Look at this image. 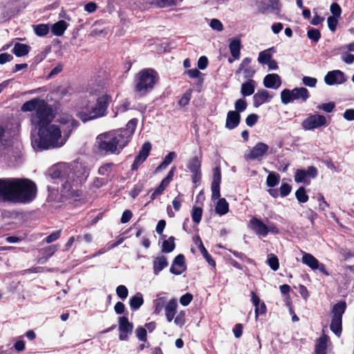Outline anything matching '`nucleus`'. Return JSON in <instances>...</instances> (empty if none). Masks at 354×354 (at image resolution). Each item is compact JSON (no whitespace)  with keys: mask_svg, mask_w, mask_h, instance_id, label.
Returning <instances> with one entry per match:
<instances>
[{"mask_svg":"<svg viewBox=\"0 0 354 354\" xmlns=\"http://www.w3.org/2000/svg\"><path fill=\"white\" fill-rule=\"evenodd\" d=\"M138 124L137 118L131 119L126 127L120 128L97 136L96 145L98 151L104 155L120 154L126 147L133 135Z\"/></svg>","mask_w":354,"mask_h":354,"instance_id":"nucleus-1","label":"nucleus"},{"mask_svg":"<svg viewBox=\"0 0 354 354\" xmlns=\"http://www.w3.org/2000/svg\"><path fill=\"white\" fill-rule=\"evenodd\" d=\"M36 184L29 179L0 178V198L3 201L28 203L37 196Z\"/></svg>","mask_w":354,"mask_h":354,"instance_id":"nucleus-2","label":"nucleus"},{"mask_svg":"<svg viewBox=\"0 0 354 354\" xmlns=\"http://www.w3.org/2000/svg\"><path fill=\"white\" fill-rule=\"evenodd\" d=\"M23 112L35 111L32 115L31 121L37 128L48 126L53 118V109L44 100L35 97L26 101L21 107Z\"/></svg>","mask_w":354,"mask_h":354,"instance_id":"nucleus-3","label":"nucleus"},{"mask_svg":"<svg viewBox=\"0 0 354 354\" xmlns=\"http://www.w3.org/2000/svg\"><path fill=\"white\" fill-rule=\"evenodd\" d=\"M111 100V97L107 94L98 96L95 102L88 100L77 112L76 116L84 123L104 117L108 114L107 109Z\"/></svg>","mask_w":354,"mask_h":354,"instance_id":"nucleus-4","label":"nucleus"},{"mask_svg":"<svg viewBox=\"0 0 354 354\" xmlns=\"http://www.w3.org/2000/svg\"><path fill=\"white\" fill-rule=\"evenodd\" d=\"M61 136V129L55 124L38 127L37 147L42 150L62 147L64 142L63 139L59 141Z\"/></svg>","mask_w":354,"mask_h":354,"instance_id":"nucleus-5","label":"nucleus"},{"mask_svg":"<svg viewBox=\"0 0 354 354\" xmlns=\"http://www.w3.org/2000/svg\"><path fill=\"white\" fill-rule=\"evenodd\" d=\"M88 174L80 171H70L62 181L61 194L62 196L72 198L81 196L80 187L85 183Z\"/></svg>","mask_w":354,"mask_h":354,"instance_id":"nucleus-6","label":"nucleus"},{"mask_svg":"<svg viewBox=\"0 0 354 354\" xmlns=\"http://www.w3.org/2000/svg\"><path fill=\"white\" fill-rule=\"evenodd\" d=\"M158 81L159 75L156 71L151 68H144L135 77L134 90L145 95L154 88Z\"/></svg>","mask_w":354,"mask_h":354,"instance_id":"nucleus-7","label":"nucleus"},{"mask_svg":"<svg viewBox=\"0 0 354 354\" xmlns=\"http://www.w3.org/2000/svg\"><path fill=\"white\" fill-rule=\"evenodd\" d=\"M221 183V169L219 167H216L213 169V179L211 183L212 198V200L218 199L215 207L216 214L222 216L229 212V204L224 198H220V185Z\"/></svg>","mask_w":354,"mask_h":354,"instance_id":"nucleus-8","label":"nucleus"},{"mask_svg":"<svg viewBox=\"0 0 354 354\" xmlns=\"http://www.w3.org/2000/svg\"><path fill=\"white\" fill-rule=\"evenodd\" d=\"M347 308L345 301H340L333 305L331 309V322L330 328L337 337L342 333V317Z\"/></svg>","mask_w":354,"mask_h":354,"instance_id":"nucleus-9","label":"nucleus"},{"mask_svg":"<svg viewBox=\"0 0 354 354\" xmlns=\"http://www.w3.org/2000/svg\"><path fill=\"white\" fill-rule=\"evenodd\" d=\"M310 97V93L305 87H296L292 90L285 88L281 92V100L283 104H288L295 100L306 102Z\"/></svg>","mask_w":354,"mask_h":354,"instance_id":"nucleus-10","label":"nucleus"},{"mask_svg":"<svg viewBox=\"0 0 354 354\" xmlns=\"http://www.w3.org/2000/svg\"><path fill=\"white\" fill-rule=\"evenodd\" d=\"M58 122L61 125L59 128L63 133V141L65 143L73 131L80 126V122L70 115L61 117Z\"/></svg>","mask_w":354,"mask_h":354,"instance_id":"nucleus-11","label":"nucleus"},{"mask_svg":"<svg viewBox=\"0 0 354 354\" xmlns=\"http://www.w3.org/2000/svg\"><path fill=\"white\" fill-rule=\"evenodd\" d=\"M327 125L326 118L320 114H310L301 122L304 130L309 131Z\"/></svg>","mask_w":354,"mask_h":354,"instance_id":"nucleus-12","label":"nucleus"},{"mask_svg":"<svg viewBox=\"0 0 354 354\" xmlns=\"http://www.w3.org/2000/svg\"><path fill=\"white\" fill-rule=\"evenodd\" d=\"M133 330V324L129 321L127 316L118 317L119 339L120 341H128Z\"/></svg>","mask_w":354,"mask_h":354,"instance_id":"nucleus-13","label":"nucleus"},{"mask_svg":"<svg viewBox=\"0 0 354 354\" xmlns=\"http://www.w3.org/2000/svg\"><path fill=\"white\" fill-rule=\"evenodd\" d=\"M201 164L202 156H194L187 162V169L192 173V180L194 184H197L201 180Z\"/></svg>","mask_w":354,"mask_h":354,"instance_id":"nucleus-14","label":"nucleus"},{"mask_svg":"<svg viewBox=\"0 0 354 354\" xmlns=\"http://www.w3.org/2000/svg\"><path fill=\"white\" fill-rule=\"evenodd\" d=\"M269 147L264 142H259L245 156L247 160H261L265 154L267 153Z\"/></svg>","mask_w":354,"mask_h":354,"instance_id":"nucleus-15","label":"nucleus"},{"mask_svg":"<svg viewBox=\"0 0 354 354\" xmlns=\"http://www.w3.org/2000/svg\"><path fill=\"white\" fill-rule=\"evenodd\" d=\"M346 81L345 74L339 71L335 70L327 73L324 77V82L327 85L341 84Z\"/></svg>","mask_w":354,"mask_h":354,"instance_id":"nucleus-16","label":"nucleus"},{"mask_svg":"<svg viewBox=\"0 0 354 354\" xmlns=\"http://www.w3.org/2000/svg\"><path fill=\"white\" fill-rule=\"evenodd\" d=\"M249 227L258 236L265 237L268 235L267 225L256 216L250 218Z\"/></svg>","mask_w":354,"mask_h":354,"instance_id":"nucleus-17","label":"nucleus"},{"mask_svg":"<svg viewBox=\"0 0 354 354\" xmlns=\"http://www.w3.org/2000/svg\"><path fill=\"white\" fill-rule=\"evenodd\" d=\"M187 269L185 258L183 254H178L173 260L169 271L175 275H180Z\"/></svg>","mask_w":354,"mask_h":354,"instance_id":"nucleus-18","label":"nucleus"},{"mask_svg":"<svg viewBox=\"0 0 354 354\" xmlns=\"http://www.w3.org/2000/svg\"><path fill=\"white\" fill-rule=\"evenodd\" d=\"M252 59L250 57L244 58L240 64L236 73L243 71L244 77L246 79H252L256 71L250 66Z\"/></svg>","mask_w":354,"mask_h":354,"instance_id":"nucleus-19","label":"nucleus"},{"mask_svg":"<svg viewBox=\"0 0 354 354\" xmlns=\"http://www.w3.org/2000/svg\"><path fill=\"white\" fill-rule=\"evenodd\" d=\"M272 97V95L270 94L268 91L265 89L259 90L253 95V106L257 108L263 104L269 102Z\"/></svg>","mask_w":354,"mask_h":354,"instance_id":"nucleus-20","label":"nucleus"},{"mask_svg":"<svg viewBox=\"0 0 354 354\" xmlns=\"http://www.w3.org/2000/svg\"><path fill=\"white\" fill-rule=\"evenodd\" d=\"M241 118V115L237 111H228L226 117L225 128L230 130L235 129L240 124Z\"/></svg>","mask_w":354,"mask_h":354,"instance_id":"nucleus-21","label":"nucleus"},{"mask_svg":"<svg viewBox=\"0 0 354 354\" xmlns=\"http://www.w3.org/2000/svg\"><path fill=\"white\" fill-rule=\"evenodd\" d=\"M281 84V78L278 74H268L263 78V85L266 88L277 89Z\"/></svg>","mask_w":354,"mask_h":354,"instance_id":"nucleus-22","label":"nucleus"},{"mask_svg":"<svg viewBox=\"0 0 354 354\" xmlns=\"http://www.w3.org/2000/svg\"><path fill=\"white\" fill-rule=\"evenodd\" d=\"M177 306V300L174 298L170 299L166 304L165 310L167 322H171L174 319Z\"/></svg>","mask_w":354,"mask_h":354,"instance_id":"nucleus-23","label":"nucleus"},{"mask_svg":"<svg viewBox=\"0 0 354 354\" xmlns=\"http://www.w3.org/2000/svg\"><path fill=\"white\" fill-rule=\"evenodd\" d=\"M328 337L323 334L319 337L315 345L314 354H327V342Z\"/></svg>","mask_w":354,"mask_h":354,"instance_id":"nucleus-24","label":"nucleus"},{"mask_svg":"<svg viewBox=\"0 0 354 354\" xmlns=\"http://www.w3.org/2000/svg\"><path fill=\"white\" fill-rule=\"evenodd\" d=\"M168 261L167 257L164 255L156 257L153 261V273L158 275L164 268L167 267Z\"/></svg>","mask_w":354,"mask_h":354,"instance_id":"nucleus-25","label":"nucleus"},{"mask_svg":"<svg viewBox=\"0 0 354 354\" xmlns=\"http://www.w3.org/2000/svg\"><path fill=\"white\" fill-rule=\"evenodd\" d=\"M248 80L241 84V93L243 96H250L254 93L257 82L253 79H247Z\"/></svg>","mask_w":354,"mask_h":354,"instance_id":"nucleus-26","label":"nucleus"},{"mask_svg":"<svg viewBox=\"0 0 354 354\" xmlns=\"http://www.w3.org/2000/svg\"><path fill=\"white\" fill-rule=\"evenodd\" d=\"M241 47V41L239 39L233 38L230 39L229 48L234 59H239L240 58Z\"/></svg>","mask_w":354,"mask_h":354,"instance_id":"nucleus-27","label":"nucleus"},{"mask_svg":"<svg viewBox=\"0 0 354 354\" xmlns=\"http://www.w3.org/2000/svg\"><path fill=\"white\" fill-rule=\"evenodd\" d=\"M144 304L143 296L140 292H137L129 299V306L133 311L138 310Z\"/></svg>","mask_w":354,"mask_h":354,"instance_id":"nucleus-28","label":"nucleus"},{"mask_svg":"<svg viewBox=\"0 0 354 354\" xmlns=\"http://www.w3.org/2000/svg\"><path fill=\"white\" fill-rule=\"evenodd\" d=\"M67 27L68 24L64 20H59L52 26L51 31L56 36H62Z\"/></svg>","mask_w":354,"mask_h":354,"instance_id":"nucleus-29","label":"nucleus"},{"mask_svg":"<svg viewBox=\"0 0 354 354\" xmlns=\"http://www.w3.org/2000/svg\"><path fill=\"white\" fill-rule=\"evenodd\" d=\"M30 49V47L26 44L16 43L12 50V52L17 57H19L27 55L29 53Z\"/></svg>","mask_w":354,"mask_h":354,"instance_id":"nucleus-30","label":"nucleus"},{"mask_svg":"<svg viewBox=\"0 0 354 354\" xmlns=\"http://www.w3.org/2000/svg\"><path fill=\"white\" fill-rule=\"evenodd\" d=\"M190 78L197 79V86L201 88L204 82V74L196 68L189 69L185 72Z\"/></svg>","mask_w":354,"mask_h":354,"instance_id":"nucleus-31","label":"nucleus"},{"mask_svg":"<svg viewBox=\"0 0 354 354\" xmlns=\"http://www.w3.org/2000/svg\"><path fill=\"white\" fill-rule=\"evenodd\" d=\"M302 262L313 270L319 268V261L311 254L304 253L302 257Z\"/></svg>","mask_w":354,"mask_h":354,"instance_id":"nucleus-32","label":"nucleus"},{"mask_svg":"<svg viewBox=\"0 0 354 354\" xmlns=\"http://www.w3.org/2000/svg\"><path fill=\"white\" fill-rule=\"evenodd\" d=\"M176 157V153L174 151L169 152L164 158L162 162L156 167L155 172L158 173L162 169H165L171 164L174 159Z\"/></svg>","mask_w":354,"mask_h":354,"instance_id":"nucleus-33","label":"nucleus"},{"mask_svg":"<svg viewBox=\"0 0 354 354\" xmlns=\"http://www.w3.org/2000/svg\"><path fill=\"white\" fill-rule=\"evenodd\" d=\"M174 241L175 237L173 236H169L167 240H165L162 245V252L165 253L171 252L176 247Z\"/></svg>","mask_w":354,"mask_h":354,"instance_id":"nucleus-34","label":"nucleus"},{"mask_svg":"<svg viewBox=\"0 0 354 354\" xmlns=\"http://www.w3.org/2000/svg\"><path fill=\"white\" fill-rule=\"evenodd\" d=\"M279 174L275 172H270L267 176L266 184L269 187H274L279 184Z\"/></svg>","mask_w":354,"mask_h":354,"instance_id":"nucleus-35","label":"nucleus"},{"mask_svg":"<svg viewBox=\"0 0 354 354\" xmlns=\"http://www.w3.org/2000/svg\"><path fill=\"white\" fill-rule=\"evenodd\" d=\"M167 301V298L165 296L159 297L155 299L153 301L154 312L156 313H159L164 307L165 308Z\"/></svg>","mask_w":354,"mask_h":354,"instance_id":"nucleus-36","label":"nucleus"},{"mask_svg":"<svg viewBox=\"0 0 354 354\" xmlns=\"http://www.w3.org/2000/svg\"><path fill=\"white\" fill-rule=\"evenodd\" d=\"M33 28L35 33L39 37L46 36L49 32V26L44 24L33 26Z\"/></svg>","mask_w":354,"mask_h":354,"instance_id":"nucleus-37","label":"nucleus"},{"mask_svg":"<svg viewBox=\"0 0 354 354\" xmlns=\"http://www.w3.org/2000/svg\"><path fill=\"white\" fill-rule=\"evenodd\" d=\"M295 197L297 200L301 203H305L308 201V196L306 194V189L304 187H300L295 192Z\"/></svg>","mask_w":354,"mask_h":354,"instance_id":"nucleus-38","label":"nucleus"},{"mask_svg":"<svg viewBox=\"0 0 354 354\" xmlns=\"http://www.w3.org/2000/svg\"><path fill=\"white\" fill-rule=\"evenodd\" d=\"M203 216V209L200 207L194 206L192 210V221L198 224L201 222Z\"/></svg>","mask_w":354,"mask_h":354,"instance_id":"nucleus-39","label":"nucleus"},{"mask_svg":"<svg viewBox=\"0 0 354 354\" xmlns=\"http://www.w3.org/2000/svg\"><path fill=\"white\" fill-rule=\"evenodd\" d=\"M270 49L265 50L259 53L258 62L261 64H267L272 59V55L269 53Z\"/></svg>","mask_w":354,"mask_h":354,"instance_id":"nucleus-40","label":"nucleus"},{"mask_svg":"<svg viewBox=\"0 0 354 354\" xmlns=\"http://www.w3.org/2000/svg\"><path fill=\"white\" fill-rule=\"evenodd\" d=\"M267 262H268V266L272 270L277 271L279 269V259H278V257L275 254H269L268 259H267Z\"/></svg>","mask_w":354,"mask_h":354,"instance_id":"nucleus-41","label":"nucleus"},{"mask_svg":"<svg viewBox=\"0 0 354 354\" xmlns=\"http://www.w3.org/2000/svg\"><path fill=\"white\" fill-rule=\"evenodd\" d=\"M113 166V162L105 163L99 167L97 172L101 176H108L111 173Z\"/></svg>","mask_w":354,"mask_h":354,"instance_id":"nucleus-42","label":"nucleus"},{"mask_svg":"<svg viewBox=\"0 0 354 354\" xmlns=\"http://www.w3.org/2000/svg\"><path fill=\"white\" fill-rule=\"evenodd\" d=\"M136 335L139 341L147 342V331L143 326H138L136 329Z\"/></svg>","mask_w":354,"mask_h":354,"instance_id":"nucleus-43","label":"nucleus"},{"mask_svg":"<svg viewBox=\"0 0 354 354\" xmlns=\"http://www.w3.org/2000/svg\"><path fill=\"white\" fill-rule=\"evenodd\" d=\"M307 37L314 42H318L321 38V32L318 29L311 28L307 31Z\"/></svg>","mask_w":354,"mask_h":354,"instance_id":"nucleus-44","label":"nucleus"},{"mask_svg":"<svg viewBox=\"0 0 354 354\" xmlns=\"http://www.w3.org/2000/svg\"><path fill=\"white\" fill-rule=\"evenodd\" d=\"M295 181L297 183H305L306 182L308 177L306 176V170L302 169H298L295 174Z\"/></svg>","mask_w":354,"mask_h":354,"instance_id":"nucleus-45","label":"nucleus"},{"mask_svg":"<svg viewBox=\"0 0 354 354\" xmlns=\"http://www.w3.org/2000/svg\"><path fill=\"white\" fill-rule=\"evenodd\" d=\"M116 294L119 298L122 300H124L127 298L129 295V290L124 285H120L116 288Z\"/></svg>","mask_w":354,"mask_h":354,"instance_id":"nucleus-46","label":"nucleus"},{"mask_svg":"<svg viewBox=\"0 0 354 354\" xmlns=\"http://www.w3.org/2000/svg\"><path fill=\"white\" fill-rule=\"evenodd\" d=\"M144 185L142 183L139 182L136 184L132 189L129 192V195L133 199H135L143 190Z\"/></svg>","mask_w":354,"mask_h":354,"instance_id":"nucleus-47","label":"nucleus"},{"mask_svg":"<svg viewBox=\"0 0 354 354\" xmlns=\"http://www.w3.org/2000/svg\"><path fill=\"white\" fill-rule=\"evenodd\" d=\"M192 97V90H187L180 97L178 104L181 107H184L189 103Z\"/></svg>","mask_w":354,"mask_h":354,"instance_id":"nucleus-48","label":"nucleus"},{"mask_svg":"<svg viewBox=\"0 0 354 354\" xmlns=\"http://www.w3.org/2000/svg\"><path fill=\"white\" fill-rule=\"evenodd\" d=\"M147 158L145 157L142 155L138 154L133 160V164L131 165V170L136 171L138 167L147 160Z\"/></svg>","mask_w":354,"mask_h":354,"instance_id":"nucleus-49","label":"nucleus"},{"mask_svg":"<svg viewBox=\"0 0 354 354\" xmlns=\"http://www.w3.org/2000/svg\"><path fill=\"white\" fill-rule=\"evenodd\" d=\"M186 314L184 310H180L174 318L176 325L182 327L185 324Z\"/></svg>","mask_w":354,"mask_h":354,"instance_id":"nucleus-50","label":"nucleus"},{"mask_svg":"<svg viewBox=\"0 0 354 354\" xmlns=\"http://www.w3.org/2000/svg\"><path fill=\"white\" fill-rule=\"evenodd\" d=\"M201 253L203 254L205 259L207 261V262L211 266L215 268L216 267V262L212 257V256L208 253L207 250L205 249V246L202 248L199 249Z\"/></svg>","mask_w":354,"mask_h":354,"instance_id":"nucleus-51","label":"nucleus"},{"mask_svg":"<svg viewBox=\"0 0 354 354\" xmlns=\"http://www.w3.org/2000/svg\"><path fill=\"white\" fill-rule=\"evenodd\" d=\"M291 190L292 187L290 185L287 183H282L279 188L280 196L282 198L286 197L290 194Z\"/></svg>","mask_w":354,"mask_h":354,"instance_id":"nucleus-52","label":"nucleus"},{"mask_svg":"<svg viewBox=\"0 0 354 354\" xmlns=\"http://www.w3.org/2000/svg\"><path fill=\"white\" fill-rule=\"evenodd\" d=\"M270 4V8L272 12H274V13L277 15H279L281 11V4L280 3V0H269Z\"/></svg>","mask_w":354,"mask_h":354,"instance_id":"nucleus-53","label":"nucleus"},{"mask_svg":"<svg viewBox=\"0 0 354 354\" xmlns=\"http://www.w3.org/2000/svg\"><path fill=\"white\" fill-rule=\"evenodd\" d=\"M330 10L332 13V16L339 18L342 12V8L337 3H333L330 5Z\"/></svg>","mask_w":354,"mask_h":354,"instance_id":"nucleus-54","label":"nucleus"},{"mask_svg":"<svg viewBox=\"0 0 354 354\" xmlns=\"http://www.w3.org/2000/svg\"><path fill=\"white\" fill-rule=\"evenodd\" d=\"M247 102L245 99H239L235 102V111H237L239 113L244 111L247 108Z\"/></svg>","mask_w":354,"mask_h":354,"instance_id":"nucleus-55","label":"nucleus"},{"mask_svg":"<svg viewBox=\"0 0 354 354\" xmlns=\"http://www.w3.org/2000/svg\"><path fill=\"white\" fill-rule=\"evenodd\" d=\"M335 107V104L333 102L322 104L317 106V109L322 110L326 113H331Z\"/></svg>","mask_w":354,"mask_h":354,"instance_id":"nucleus-56","label":"nucleus"},{"mask_svg":"<svg viewBox=\"0 0 354 354\" xmlns=\"http://www.w3.org/2000/svg\"><path fill=\"white\" fill-rule=\"evenodd\" d=\"M327 24H328L329 30L331 32H334L337 29V26L338 24V18L333 17V16H330L327 19Z\"/></svg>","mask_w":354,"mask_h":354,"instance_id":"nucleus-57","label":"nucleus"},{"mask_svg":"<svg viewBox=\"0 0 354 354\" xmlns=\"http://www.w3.org/2000/svg\"><path fill=\"white\" fill-rule=\"evenodd\" d=\"M151 149V143L149 142H146L142 145L138 153L144 156L146 158H148V156H149Z\"/></svg>","mask_w":354,"mask_h":354,"instance_id":"nucleus-58","label":"nucleus"},{"mask_svg":"<svg viewBox=\"0 0 354 354\" xmlns=\"http://www.w3.org/2000/svg\"><path fill=\"white\" fill-rule=\"evenodd\" d=\"M302 82L305 86L313 88L316 86L317 80L315 77L304 76L302 78Z\"/></svg>","mask_w":354,"mask_h":354,"instance_id":"nucleus-59","label":"nucleus"},{"mask_svg":"<svg viewBox=\"0 0 354 354\" xmlns=\"http://www.w3.org/2000/svg\"><path fill=\"white\" fill-rule=\"evenodd\" d=\"M267 312V308L263 301H262L259 306L255 307L254 313H255V318L257 319L260 315H265Z\"/></svg>","mask_w":354,"mask_h":354,"instance_id":"nucleus-60","label":"nucleus"},{"mask_svg":"<svg viewBox=\"0 0 354 354\" xmlns=\"http://www.w3.org/2000/svg\"><path fill=\"white\" fill-rule=\"evenodd\" d=\"M192 300L193 295L189 292H187L180 297V303L182 306H187L191 303Z\"/></svg>","mask_w":354,"mask_h":354,"instance_id":"nucleus-61","label":"nucleus"},{"mask_svg":"<svg viewBox=\"0 0 354 354\" xmlns=\"http://www.w3.org/2000/svg\"><path fill=\"white\" fill-rule=\"evenodd\" d=\"M259 116L256 113H251L249 114L246 119H245V123L249 127H253L258 121Z\"/></svg>","mask_w":354,"mask_h":354,"instance_id":"nucleus-62","label":"nucleus"},{"mask_svg":"<svg viewBox=\"0 0 354 354\" xmlns=\"http://www.w3.org/2000/svg\"><path fill=\"white\" fill-rule=\"evenodd\" d=\"M60 235H61V230H57V231L51 233L50 235L47 236L44 239V241L47 243H52V242L57 240L60 237Z\"/></svg>","mask_w":354,"mask_h":354,"instance_id":"nucleus-63","label":"nucleus"},{"mask_svg":"<svg viewBox=\"0 0 354 354\" xmlns=\"http://www.w3.org/2000/svg\"><path fill=\"white\" fill-rule=\"evenodd\" d=\"M110 180L105 178L96 177L93 182V185L95 188H100L104 185H106Z\"/></svg>","mask_w":354,"mask_h":354,"instance_id":"nucleus-64","label":"nucleus"}]
</instances>
